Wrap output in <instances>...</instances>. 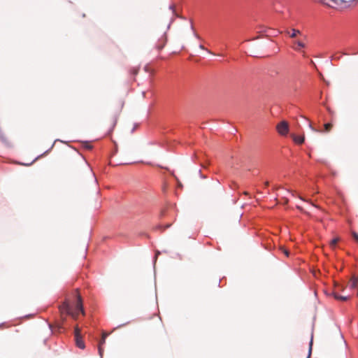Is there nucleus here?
<instances>
[{
	"mask_svg": "<svg viewBox=\"0 0 358 358\" xmlns=\"http://www.w3.org/2000/svg\"><path fill=\"white\" fill-rule=\"evenodd\" d=\"M244 194L248 195V192H244Z\"/></svg>",
	"mask_w": 358,
	"mask_h": 358,
	"instance_id": "25",
	"label": "nucleus"
},
{
	"mask_svg": "<svg viewBox=\"0 0 358 358\" xmlns=\"http://www.w3.org/2000/svg\"><path fill=\"white\" fill-rule=\"evenodd\" d=\"M352 236L357 243H358V234L355 231L352 232Z\"/></svg>",
	"mask_w": 358,
	"mask_h": 358,
	"instance_id": "16",
	"label": "nucleus"
},
{
	"mask_svg": "<svg viewBox=\"0 0 358 358\" xmlns=\"http://www.w3.org/2000/svg\"><path fill=\"white\" fill-rule=\"evenodd\" d=\"M333 294H334V298L336 299H337V300L345 301H347L349 299L348 296H341V295H339L338 294V292H336V291H334L333 292Z\"/></svg>",
	"mask_w": 358,
	"mask_h": 358,
	"instance_id": "11",
	"label": "nucleus"
},
{
	"mask_svg": "<svg viewBox=\"0 0 358 358\" xmlns=\"http://www.w3.org/2000/svg\"><path fill=\"white\" fill-rule=\"evenodd\" d=\"M138 69H134L132 71V73L136 75L138 73Z\"/></svg>",
	"mask_w": 358,
	"mask_h": 358,
	"instance_id": "20",
	"label": "nucleus"
},
{
	"mask_svg": "<svg viewBox=\"0 0 358 358\" xmlns=\"http://www.w3.org/2000/svg\"><path fill=\"white\" fill-rule=\"evenodd\" d=\"M358 283V280L356 277H352L348 282V286L350 289H355L357 287Z\"/></svg>",
	"mask_w": 358,
	"mask_h": 358,
	"instance_id": "8",
	"label": "nucleus"
},
{
	"mask_svg": "<svg viewBox=\"0 0 358 358\" xmlns=\"http://www.w3.org/2000/svg\"><path fill=\"white\" fill-rule=\"evenodd\" d=\"M74 295L76 297L74 310H72L70 303L67 300L64 301V303L59 307L61 314L62 324H63L66 320V317L64 315V314L71 315L74 320H77L79 311H80L83 315H85L83 301L78 290L75 291Z\"/></svg>",
	"mask_w": 358,
	"mask_h": 358,
	"instance_id": "1",
	"label": "nucleus"
},
{
	"mask_svg": "<svg viewBox=\"0 0 358 358\" xmlns=\"http://www.w3.org/2000/svg\"><path fill=\"white\" fill-rule=\"evenodd\" d=\"M324 131L329 132L332 129L333 124L331 123H327L324 125Z\"/></svg>",
	"mask_w": 358,
	"mask_h": 358,
	"instance_id": "13",
	"label": "nucleus"
},
{
	"mask_svg": "<svg viewBox=\"0 0 358 358\" xmlns=\"http://www.w3.org/2000/svg\"><path fill=\"white\" fill-rule=\"evenodd\" d=\"M74 334H75V340H76V343L77 347L80 349H84L85 347V343H84V341L80 336V329L78 326H76L75 327Z\"/></svg>",
	"mask_w": 358,
	"mask_h": 358,
	"instance_id": "3",
	"label": "nucleus"
},
{
	"mask_svg": "<svg viewBox=\"0 0 358 358\" xmlns=\"http://www.w3.org/2000/svg\"><path fill=\"white\" fill-rule=\"evenodd\" d=\"M342 289H343V287L341 285H336L335 291H336V292H338V291L342 290Z\"/></svg>",
	"mask_w": 358,
	"mask_h": 358,
	"instance_id": "17",
	"label": "nucleus"
},
{
	"mask_svg": "<svg viewBox=\"0 0 358 358\" xmlns=\"http://www.w3.org/2000/svg\"><path fill=\"white\" fill-rule=\"evenodd\" d=\"M317 1L324 6L334 7L335 5H339L343 0H317Z\"/></svg>",
	"mask_w": 358,
	"mask_h": 358,
	"instance_id": "4",
	"label": "nucleus"
},
{
	"mask_svg": "<svg viewBox=\"0 0 358 358\" xmlns=\"http://www.w3.org/2000/svg\"><path fill=\"white\" fill-rule=\"evenodd\" d=\"M264 185L266 187H267L268 185V182H266Z\"/></svg>",
	"mask_w": 358,
	"mask_h": 358,
	"instance_id": "24",
	"label": "nucleus"
},
{
	"mask_svg": "<svg viewBox=\"0 0 358 358\" xmlns=\"http://www.w3.org/2000/svg\"><path fill=\"white\" fill-rule=\"evenodd\" d=\"M280 250L285 254V256L289 257V252L288 250H287L286 248H285L283 247L280 248Z\"/></svg>",
	"mask_w": 358,
	"mask_h": 358,
	"instance_id": "15",
	"label": "nucleus"
},
{
	"mask_svg": "<svg viewBox=\"0 0 358 358\" xmlns=\"http://www.w3.org/2000/svg\"><path fill=\"white\" fill-rule=\"evenodd\" d=\"M339 241V238H334L333 240L331 241L330 242V247L332 248V249H334L336 248V245L337 244V243Z\"/></svg>",
	"mask_w": 358,
	"mask_h": 358,
	"instance_id": "12",
	"label": "nucleus"
},
{
	"mask_svg": "<svg viewBox=\"0 0 358 358\" xmlns=\"http://www.w3.org/2000/svg\"><path fill=\"white\" fill-rule=\"evenodd\" d=\"M276 130L279 134L285 136L289 132V124L286 121H281L276 126Z\"/></svg>",
	"mask_w": 358,
	"mask_h": 358,
	"instance_id": "2",
	"label": "nucleus"
},
{
	"mask_svg": "<svg viewBox=\"0 0 358 358\" xmlns=\"http://www.w3.org/2000/svg\"><path fill=\"white\" fill-rule=\"evenodd\" d=\"M341 57V55H337V54H336L335 55H334L333 57L334 59H340Z\"/></svg>",
	"mask_w": 358,
	"mask_h": 358,
	"instance_id": "18",
	"label": "nucleus"
},
{
	"mask_svg": "<svg viewBox=\"0 0 358 358\" xmlns=\"http://www.w3.org/2000/svg\"><path fill=\"white\" fill-rule=\"evenodd\" d=\"M309 126H310V127L311 128V129H312L313 131H315V132H318V130H317V129H314V128L312 127V124H311L310 123Z\"/></svg>",
	"mask_w": 358,
	"mask_h": 358,
	"instance_id": "21",
	"label": "nucleus"
},
{
	"mask_svg": "<svg viewBox=\"0 0 358 358\" xmlns=\"http://www.w3.org/2000/svg\"><path fill=\"white\" fill-rule=\"evenodd\" d=\"M286 33L289 34V36L292 38H296L297 36H301L302 34L301 31L296 29H292L291 32H289V31H286Z\"/></svg>",
	"mask_w": 358,
	"mask_h": 358,
	"instance_id": "9",
	"label": "nucleus"
},
{
	"mask_svg": "<svg viewBox=\"0 0 358 358\" xmlns=\"http://www.w3.org/2000/svg\"><path fill=\"white\" fill-rule=\"evenodd\" d=\"M85 147L88 150H90L92 148V146L88 143H87Z\"/></svg>",
	"mask_w": 358,
	"mask_h": 358,
	"instance_id": "19",
	"label": "nucleus"
},
{
	"mask_svg": "<svg viewBox=\"0 0 358 358\" xmlns=\"http://www.w3.org/2000/svg\"><path fill=\"white\" fill-rule=\"evenodd\" d=\"M301 199V200H303V201H306L305 199H303L302 197H299Z\"/></svg>",
	"mask_w": 358,
	"mask_h": 358,
	"instance_id": "26",
	"label": "nucleus"
},
{
	"mask_svg": "<svg viewBox=\"0 0 358 358\" xmlns=\"http://www.w3.org/2000/svg\"><path fill=\"white\" fill-rule=\"evenodd\" d=\"M297 208L300 210L301 211H303V208L300 206H297Z\"/></svg>",
	"mask_w": 358,
	"mask_h": 358,
	"instance_id": "22",
	"label": "nucleus"
},
{
	"mask_svg": "<svg viewBox=\"0 0 358 358\" xmlns=\"http://www.w3.org/2000/svg\"><path fill=\"white\" fill-rule=\"evenodd\" d=\"M200 48L203 49V50H205V48L203 47V45H200Z\"/></svg>",
	"mask_w": 358,
	"mask_h": 358,
	"instance_id": "23",
	"label": "nucleus"
},
{
	"mask_svg": "<svg viewBox=\"0 0 358 358\" xmlns=\"http://www.w3.org/2000/svg\"><path fill=\"white\" fill-rule=\"evenodd\" d=\"M108 336V333H106V332H103L102 333V337H101V341H99V352L100 356H102V354H103V349L102 348V345L105 343L106 339Z\"/></svg>",
	"mask_w": 358,
	"mask_h": 358,
	"instance_id": "7",
	"label": "nucleus"
},
{
	"mask_svg": "<svg viewBox=\"0 0 358 358\" xmlns=\"http://www.w3.org/2000/svg\"><path fill=\"white\" fill-rule=\"evenodd\" d=\"M312 346H313V338H311L310 343H309V350H308V355L306 358H310L311 355V351H312Z\"/></svg>",
	"mask_w": 358,
	"mask_h": 358,
	"instance_id": "14",
	"label": "nucleus"
},
{
	"mask_svg": "<svg viewBox=\"0 0 358 358\" xmlns=\"http://www.w3.org/2000/svg\"><path fill=\"white\" fill-rule=\"evenodd\" d=\"M167 42V37H166V34H164L161 38H159V41H158V43H157V48L158 50H162V48L165 46L166 43Z\"/></svg>",
	"mask_w": 358,
	"mask_h": 358,
	"instance_id": "5",
	"label": "nucleus"
},
{
	"mask_svg": "<svg viewBox=\"0 0 358 358\" xmlns=\"http://www.w3.org/2000/svg\"><path fill=\"white\" fill-rule=\"evenodd\" d=\"M306 48V43L303 40H297L294 41L292 48L294 50L299 52L301 48Z\"/></svg>",
	"mask_w": 358,
	"mask_h": 358,
	"instance_id": "6",
	"label": "nucleus"
},
{
	"mask_svg": "<svg viewBox=\"0 0 358 358\" xmlns=\"http://www.w3.org/2000/svg\"><path fill=\"white\" fill-rule=\"evenodd\" d=\"M292 138L293 141L297 144H302L305 140L303 136H296L295 134H292Z\"/></svg>",
	"mask_w": 358,
	"mask_h": 358,
	"instance_id": "10",
	"label": "nucleus"
}]
</instances>
